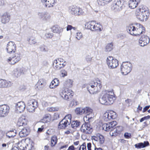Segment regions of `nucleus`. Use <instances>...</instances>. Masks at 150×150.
<instances>
[{"label": "nucleus", "instance_id": "f257e3e1", "mask_svg": "<svg viewBox=\"0 0 150 150\" xmlns=\"http://www.w3.org/2000/svg\"><path fill=\"white\" fill-rule=\"evenodd\" d=\"M127 30L131 35L139 36L141 34L145 32V29L139 23H135L129 25L127 27Z\"/></svg>", "mask_w": 150, "mask_h": 150}, {"label": "nucleus", "instance_id": "f03ea898", "mask_svg": "<svg viewBox=\"0 0 150 150\" xmlns=\"http://www.w3.org/2000/svg\"><path fill=\"white\" fill-rule=\"evenodd\" d=\"M115 99L116 97L113 91H106L102 97L100 98L99 101L101 104L108 105L112 104Z\"/></svg>", "mask_w": 150, "mask_h": 150}, {"label": "nucleus", "instance_id": "7ed1b4c3", "mask_svg": "<svg viewBox=\"0 0 150 150\" xmlns=\"http://www.w3.org/2000/svg\"><path fill=\"white\" fill-rule=\"evenodd\" d=\"M101 82L97 79L86 85L88 91L91 94H96L100 92L102 88Z\"/></svg>", "mask_w": 150, "mask_h": 150}, {"label": "nucleus", "instance_id": "20e7f679", "mask_svg": "<svg viewBox=\"0 0 150 150\" xmlns=\"http://www.w3.org/2000/svg\"><path fill=\"white\" fill-rule=\"evenodd\" d=\"M137 18L140 21H145L148 19L149 12L148 8L144 6H140L135 12Z\"/></svg>", "mask_w": 150, "mask_h": 150}, {"label": "nucleus", "instance_id": "39448f33", "mask_svg": "<svg viewBox=\"0 0 150 150\" xmlns=\"http://www.w3.org/2000/svg\"><path fill=\"white\" fill-rule=\"evenodd\" d=\"M92 117L86 116L84 117L83 120L85 123L82 125L80 129L81 132L87 134H89L92 133L93 129L89 122L92 121Z\"/></svg>", "mask_w": 150, "mask_h": 150}, {"label": "nucleus", "instance_id": "423d86ee", "mask_svg": "<svg viewBox=\"0 0 150 150\" xmlns=\"http://www.w3.org/2000/svg\"><path fill=\"white\" fill-rule=\"evenodd\" d=\"M132 68V65L130 62H123L120 67L121 72L122 74L127 75L130 72Z\"/></svg>", "mask_w": 150, "mask_h": 150}, {"label": "nucleus", "instance_id": "0eeeda50", "mask_svg": "<svg viewBox=\"0 0 150 150\" xmlns=\"http://www.w3.org/2000/svg\"><path fill=\"white\" fill-rule=\"evenodd\" d=\"M85 28L91 30L99 31L102 30V26L99 23H95L93 22H88L86 23Z\"/></svg>", "mask_w": 150, "mask_h": 150}, {"label": "nucleus", "instance_id": "6e6552de", "mask_svg": "<svg viewBox=\"0 0 150 150\" xmlns=\"http://www.w3.org/2000/svg\"><path fill=\"white\" fill-rule=\"evenodd\" d=\"M106 63L108 68L114 69L118 65V61L112 57H108L106 60Z\"/></svg>", "mask_w": 150, "mask_h": 150}, {"label": "nucleus", "instance_id": "1a4fd4ad", "mask_svg": "<svg viewBox=\"0 0 150 150\" xmlns=\"http://www.w3.org/2000/svg\"><path fill=\"white\" fill-rule=\"evenodd\" d=\"M37 101L35 99H32L29 100L27 103V108L28 110L30 112H33L38 107Z\"/></svg>", "mask_w": 150, "mask_h": 150}, {"label": "nucleus", "instance_id": "9d476101", "mask_svg": "<svg viewBox=\"0 0 150 150\" xmlns=\"http://www.w3.org/2000/svg\"><path fill=\"white\" fill-rule=\"evenodd\" d=\"M68 11L71 14L74 16H81L84 13V12L81 8L74 6L69 7Z\"/></svg>", "mask_w": 150, "mask_h": 150}, {"label": "nucleus", "instance_id": "9b49d317", "mask_svg": "<svg viewBox=\"0 0 150 150\" xmlns=\"http://www.w3.org/2000/svg\"><path fill=\"white\" fill-rule=\"evenodd\" d=\"M93 143L98 146H100L104 142L105 139L104 137L100 134H98L96 136L92 137Z\"/></svg>", "mask_w": 150, "mask_h": 150}, {"label": "nucleus", "instance_id": "f8f14e48", "mask_svg": "<svg viewBox=\"0 0 150 150\" xmlns=\"http://www.w3.org/2000/svg\"><path fill=\"white\" fill-rule=\"evenodd\" d=\"M117 115L116 113L112 110L108 111V112H105L103 115V119L106 121H108L110 120L116 118Z\"/></svg>", "mask_w": 150, "mask_h": 150}, {"label": "nucleus", "instance_id": "ddd939ff", "mask_svg": "<svg viewBox=\"0 0 150 150\" xmlns=\"http://www.w3.org/2000/svg\"><path fill=\"white\" fill-rule=\"evenodd\" d=\"M124 2L123 0H115L112 4V8L115 11L121 10Z\"/></svg>", "mask_w": 150, "mask_h": 150}, {"label": "nucleus", "instance_id": "4468645a", "mask_svg": "<svg viewBox=\"0 0 150 150\" xmlns=\"http://www.w3.org/2000/svg\"><path fill=\"white\" fill-rule=\"evenodd\" d=\"M21 59V54L20 53H15L12 57H9L7 61L11 65H14L18 63Z\"/></svg>", "mask_w": 150, "mask_h": 150}, {"label": "nucleus", "instance_id": "2eb2a0df", "mask_svg": "<svg viewBox=\"0 0 150 150\" xmlns=\"http://www.w3.org/2000/svg\"><path fill=\"white\" fill-rule=\"evenodd\" d=\"M61 59H56L54 60L53 63L54 68L56 70H59L64 67L66 65V62L61 61Z\"/></svg>", "mask_w": 150, "mask_h": 150}, {"label": "nucleus", "instance_id": "dca6fc26", "mask_svg": "<svg viewBox=\"0 0 150 150\" xmlns=\"http://www.w3.org/2000/svg\"><path fill=\"white\" fill-rule=\"evenodd\" d=\"M6 49L7 52L10 54L15 53L16 50V45L12 41L9 42L6 46Z\"/></svg>", "mask_w": 150, "mask_h": 150}, {"label": "nucleus", "instance_id": "f3484780", "mask_svg": "<svg viewBox=\"0 0 150 150\" xmlns=\"http://www.w3.org/2000/svg\"><path fill=\"white\" fill-rule=\"evenodd\" d=\"M117 125L115 121H113L108 123H104L102 125V129L106 131L112 130L113 128Z\"/></svg>", "mask_w": 150, "mask_h": 150}, {"label": "nucleus", "instance_id": "a211bd4d", "mask_svg": "<svg viewBox=\"0 0 150 150\" xmlns=\"http://www.w3.org/2000/svg\"><path fill=\"white\" fill-rule=\"evenodd\" d=\"M150 42L149 37L146 35H142L139 39V43L140 46L144 47L149 44Z\"/></svg>", "mask_w": 150, "mask_h": 150}, {"label": "nucleus", "instance_id": "6ab92c4d", "mask_svg": "<svg viewBox=\"0 0 150 150\" xmlns=\"http://www.w3.org/2000/svg\"><path fill=\"white\" fill-rule=\"evenodd\" d=\"M25 150H34L35 149L34 143L33 141L29 138L25 139Z\"/></svg>", "mask_w": 150, "mask_h": 150}, {"label": "nucleus", "instance_id": "aec40b11", "mask_svg": "<svg viewBox=\"0 0 150 150\" xmlns=\"http://www.w3.org/2000/svg\"><path fill=\"white\" fill-rule=\"evenodd\" d=\"M41 1L46 7L50 8L54 6L57 2V0H41Z\"/></svg>", "mask_w": 150, "mask_h": 150}, {"label": "nucleus", "instance_id": "412c9836", "mask_svg": "<svg viewBox=\"0 0 150 150\" xmlns=\"http://www.w3.org/2000/svg\"><path fill=\"white\" fill-rule=\"evenodd\" d=\"M25 107V104L24 102H18L16 105V111L18 112L21 113L24 110Z\"/></svg>", "mask_w": 150, "mask_h": 150}, {"label": "nucleus", "instance_id": "4be33fe9", "mask_svg": "<svg viewBox=\"0 0 150 150\" xmlns=\"http://www.w3.org/2000/svg\"><path fill=\"white\" fill-rule=\"evenodd\" d=\"M46 85V82L45 80L43 79H40L38 81L36 84L37 88L39 90H41L43 89Z\"/></svg>", "mask_w": 150, "mask_h": 150}, {"label": "nucleus", "instance_id": "5701e85b", "mask_svg": "<svg viewBox=\"0 0 150 150\" xmlns=\"http://www.w3.org/2000/svg\"><path fill=\"white\" fill-rule=\"evenodd\" d=\"M140 0H129L128 5L129 7L132 9L136 8L139 3Z\"/></svg>", "mask_w": 150, "mask_h": 150}, {"label": "nucleus", "instance_id": "b1692460", "mask_svg": "<svg viewBox=\"0 0 150 150\" xmlns=\"http://www.w3.org/2000/svg\"><path fill=\"white\" fill-rule=\"evenodd\" d=\"M30 131L28 128H24L20 132L19 135L21 137H24L28 135Z\"/></svg>", "mask_w": 150, "mask_h": 150}, {"label": "nucleus", "instance_id": "393cba45", "mask_svg": "<svg viewBox=\"0 0 150 150\" xmlns=\"http://www.w3.org/2000/svg\"><path fill=\"white\" fill-rule=\"evenodd\" d=\"M38 15L39 18L43 21H47L51 19V16L48 13H39Z\"/></svg>", "mask_w": 150, "mask_h": 150}, {"label": "nucleus", "instance_id": "a878e982", "mask_svg": "<svg viewBox=\"0 0 150 150\" xmlns=\"http://www.w3.org/2000/svg\"><path fill=\"white\" fill-rule=\"evenodd\" d=\"M52 116L49 113L46 114L44 115L41 119V121L44 123H47L50 122L52 120Z\"/></svg>", "mask_w": 150, "mask_h": 150}, {"label": "nucleus", "instance_id": "bb28decb", "mask_svg": "<svg viewBox=\"0 0 150 150\" xmlns=\"http://www.w3.org/2000/svg\"><path fill=\"white\" fill-rule=\"evenodd\" d=\"M27 124L26 120L25 117H20L17 123V126L18 127L24 126Z\"/></svg>", "mask_w": 150, "mask_h": 150}, {"label": "nucleus", "instance_id": "cd10ccee", "mask_svg": "<svg viewBox=\"0 0 150 150\" xmlns=\"http://www.w3.org/2000/svg\"><path fill=\"white\" fill-rule=\"evenodd\" d=\"M52 32L54 33L60 34L63 31V29L58 25H54L51 28Z\"/></svg>", "mask_w": 150, "mask_h": 150}, {"label": "nucleus", "instance_id": "c85d7f7f", "mask_svg": "<svg viewBox=\"0 0 150 150\" xmlns=\"http://www.w3.org/2000/svg\"><path fill=\"white\" fill-rule=\"evenodd\" d=\"M1 108L5 116H6L9 113L10 110V108L9 106L6 104H3L0 105Z\"/></svg>", "mask_w": 150, "mask_h": 150}, {"label": "nucleus", "instance_id": "c756f323", "mask_svg": "<svg viewBox=\"0 0 150 150\" xmlns=\"http://www.w3.org/2000/svg\"><path fill=\"white\" fill-rule=\"evenodd\" d=\"M59 83V80L57 79H54L51 82L50 87V88H54L57 86Z\"/></svg>", "mask_w": 150, "mask_h": 150}, {"label": "nucleus", "instance_id": "7c9ffc66", "mask_svg": "<svg viewBox=\"0 0 150 150\" xmlns=\"http://www.w3.org/2000/svg\"><path fill=\"white\" fill-rule=\"evenodd\" d=\"M66 116L59 122L58 126L59 129H64L66 128Z\"/></svg>", "mask_w": 150, "mask_h": 150}, {"label": "nucleus", "instance_id": "2f4dec72", "mask_svg": "<svg viewBox=\"0 0 150 150\" xmlns=\"http://www.w3.org/2000/svg\"><path fill=\"white\" fill-rule=\"evenodd\" d=\"M149 143L147 141L144 142V143H140L135 145L136 148L140 149L143 148L149 145Z\"/></svg>", "mask_w": 150, "mask_h": 150}, {"label": "nucleus", "instance_id": "473e14b6", "mask_svg": "<svg viewBox=\"0 0 150 150\" xmlns=\"http://www.w3.org/2000/svg\"><path fill=\"white\" fill-rule=\"evenodd\" d=\"M10 19V17L6 13H4L1 17V21L2 23L5 24L8 22Z\"/></svg>", "mask_w": 150, "mask_h": 150}, {"label": "nucleus", "instance_id": "72a5a7b5", "mask_svg": "<svg viewBox=\"0 0 150 150\" xmlns=\"http://www.w3.org/2000/svg\"><path fill=\"white\" fill-rule=\"evenodd\" d=\"M84 114H86V116L88 117L89 115L92 113L93 110L90 108L88 107H86L83 108Z\"/></svg>", "mask_w": 150, "mask_h": 150}, {"label": "nucleus", "instance_id": "f704fd0d", "mask_svg": "<svg viewBox=\"0 0 150 150\" xmlns=\"http://www.w3.org/2000/svg\"><path fill=\"white\" fill-rule=\"evenodd\" d=\"M25 140L24 142L18 141L17 143L18 148L21 150H25Z\"/></svg>", "mask_w": 150, "mask_h": 150}, {"label": "nucleus", "instance_id": "c9c22d12", "mask_svg": "<svg viewBox=\"0 0 150 150\" xmlns=\"http://www.w3.org/2000/svg\"><path fill=\"white\" fill-rule=\"evenodd\" d=\"M71 123V126L68 127L70 130H71V128H75L79 126L80 124V122L76 120L72 121Z\"/></svg>", "mask_w": 150, "mask_h": 150}, {"label": "nucleus", "instance_id": "e433bc0d", "mask_svg": "<svg viewBox=\"0 0 150 150\" xmlns=\"http://www.w3.org/2000/svg\"><path fill=\"white\" fill-rule=\"evenodd\" d=\"M58 139L56 136H53L51 137L50 145L51 147H53L55 146L57 144Z\"/></svg>", "mask_w": 150, "mask_h": 150}, {"label": "nucleus", "instance_id": "4c0bfd02", "mask_svg": "<svg viewBox=\"0 0 150 150\" xmlns=\"http://www.w3.org/2000/svg\"><path fill=\"white\" fill-rule=\"evenodd\" d=\"M8 83L4 79H0V88H4L8 86Z\"/></svg>", "mask_w": 150, "mask_h": 150}, {"label": "nucleus", "instance_id": "58836bf2", "mask_svg": "<svg viewBox=\"0 0 150 150\" xmlns=\"http://www.w3.org/2000/svg\"><path fill=\"white\" fill-rule=\"evenodd\" d=\"M74 36L76 39L79 40L82 37L83 35L80 30H77L74 35Z\"/></svg>", "mask_w": 150, "mask_h": 150}, {"label": "nucleus", "instance_id": "ea45409f", "mask_svg": "<svg viewBox=\"0 0 150 150\" xmlns=\"http://www.w3.org/2000/svg\"><path fill=\"white\" fill-rule=\"evenodd\" d=\"M113 48L112 43H108L105 47V51L106 52H110L112 50Z\"/></svg>", "mask_w": 150, "mask_h": 150}, {"label": "nucleus", "instance_id": "a19ab883", "mask_svg": "<svg viewBox=\"0 0 150 150\" xmlns=\"http://www.w3.org/2000/svg\"><path fill=\"white\" fill-rule=\"evenodd\" d=\"M75 112L77 115H82L84 114L83 108H77L76 109Z\"/></svg>", "mask_w": 150, "mask_h": 150}, {"label": "nucleus", "instance_id": "79ce46f5", "mask_svg": "<svg viewBox=\"0 0 150 150\" xmlns=\"http://www.w3.org/2000/svg\"><path fill=\"white\" fill-rule=\"evenodd\" d=\"M74 95L73 92L70 89H69L66 91V98L67 99H69L70 98H71Z\"/></svg>", "mask_w": 150, "mask_h": 150}, {"label": "nucleus", "instance_id": "37998d69", "mask_svg": "<svg viewBox=\"0 0 150 150\" xmlns=\"http://www.w3.org/2000/svg\"><path fill=\"white\" fill-rule=\"evenodd\" d=\"M73 80L71 79H67L66 80V87L71 88L73 85Z\"/></svg>", "mask_w": 150, "mask_h": 150}, {"label": "nucleus", "instance_id": "c03bdc74", "mask_svg": "<svg viewBox=\"0 0 150 150\" xmlns=\"http://www.w3.org/2000/svg\"><path fill=\"white\" fill-rule=\"evenodd\" d=\"M16 135V133L13 131H10L6 133V136L9 138H13Z\"/></svg>", "mask_w": 150, "mask_h": 150}, {"label": "nucleus", "instance_id": "a18cd8bd", "mask_svg": "<svg viewBox=\"0 0 150 150\" xmlns=\"http://www.w3.org/2000/svg\"><path fill=\"white\" fill-rule=\"evenodd\" d=\"M71 115L69 114L66 115V127L68 125H69L71 123Z\"/></svg>", "mask_w": 150, "mask_h": 150}, {"label": "nucleus", "instance_id": "49530a36", "mask_svg": "<svg viewBox=\"0 0 150 150\" xmlns=\"http://www.w3.org/2000/svg\"><path fill=\"white\" fill-rule=\"evenodd\" d=\"M28 43L30 45H33L37 43L35 38L33 37H30L28 40Z\"/></svg>", "mask_w": 150, "mask_h": 150}, {"label": "nucleus", "instance_id": "de8ad7c7", "mask_svg": "<svg viewBox=\"0 0 150 150\" xmlns=\"http://www.w3.org/2000/svg\"><path fill=\"white\" fill-rule=\"evenodd\" d=\"M59 110V108L58 107H49L47 108L48 111L50 112H53L58 111Z\"/></svg>", "mask_w": 150, "mask_h": 150}, {"label": "nucleus", "instance_id": "09e8293b", "mask_svg": "<svg viewBox=\"0 0 150 150\" xmlns=\"http://www.w3.org/2000/svg\"><path fill=\"white\" fill-rule=\"evenodd\" d=\"M97 2L98 5L101 6H104L108 4L105 0H98Z\"/></svg>", "mask_w": 150, "mask_h": 150}, {"label": "nucleus", "instance_id": "8fccbe9b", "mask_svg": "<svg viewBox=\"0 0 150 150\" xmlns=\"http://www.w3.org/2000/svg\"><path fill=\"white\" fill-rule=\"evenodd\" d=\"M79 104V102L75 99L72 100L69 104V106L72 107L73 106H75Z\"/></svg>", "mask_w": 150, "mask_h": 150}, {"label": "nucleus", "instance_id": "3c124183", "mask_svg": "<svg viewBox=\"0 0 150 150\" xmlns=\"http://www.w3.org/2000/svg\"><path fill=\"white\" fill-rule=\"evenodd\" d=\"M115 128L114 127L112 130L110 131V135L112 136H115L117 135L118 134L117 132L115 131Z\"/></svg>", "mask_w": 150, "mask_h": 150}, {"label": "nucleus", "instance_id": "603ef678", "mask_svg": "<svg viewBox=\"0 0 150 150\" xmlns=\"http://www.w3.org/2000/svg\"><path fill=\"white\" fill-rule=\"evenodd\" d=\"M60 95L63 98L66 97V91L65 88H63L61 90Z\"/></svg>", "mask_w": 150, "mask_h": 150}, {"label": "nucleus", "instance_id": "864d4df0", "mask_svg": "<svg viewBox=\"0 0 150 150\" xmlns=\"http://www.w3.org/2000/svg\"><path fill=\"white\" fill-rule=\"evenodd\" d=\"M72 29L74 30H76V28L75 27L72 26L71 25H68L67 27L66 30L67 31H69L71 30Z\"/></svg>", "mask_w": 150, "mask_h": 150}, {"label": "nucleus", "instance_id": "5fc2aeb1", "mask_svg": "<svg viewBox=\"0 0 150 150\" xmlns=\"http://www.w3.org/2000/svg\"><path fill=\"white\" fill-rule=\"evenodd\" d=\"M115 128V132H117L118 134L120 133V132L122 131V127L121 126H119L116 127Z\"/></svg>", "mask_w": 150, "mask_h": 150}, {"label": "nucleus", "instance_id": "6e6d98bb", "mask_svg": "<svg viewBox=\"0 0 150 150\" xmlns=\"http://www.w3.org/2000/svg\"><path fill=\"white\" fill-rule=\"evenodd\" d=\"M86 144L83 143L79 149V150H86Z\"/></svg>", "mask_w": 150, "mask_h": 150}, {"label": "nucleus", "instance_id": "4d7b16f0", "mask_svg": "<svg viewBox=\"0 0 150 150\" xmlns=\"http://www.w3.org/2000/svg\"><path fill=\"white\" fill-rule=\"evenodd\" d=\"M92 57L89 55H87L86 57V59L88 62H90L92 61Z\"/></svg>", "mask_w": 150, "mask_h": 150}, {"label": "nucleus", "instance_id": "13d9d810", "mask_svg": "<svg viewBox=\"0 0 150 150\" xmlns=\"http://www.w3.org/2000/svg\"><path fill=\"white\" fill-rule=\"evenodd\" d=\"M59 114L57 112L55 113L53 115L54 120H57L59 118Z\"/></svg>", "mask_w": 150, "mask_h": 150}, {"label": "nucleus", "instance_id": "bf43d9fd", "mask_svg": "<svg viewBox=\"0 0 150 150\" xmlns=\"http://www.w3.org/2000/svg\"><path fill=\"white\" fill-rule=\"evenodd\" d=\"M61 77H64L66 76V71L65 70H62L61 71L60 75Z\"/></svg>", "mask_w": 150, "mask_h": 150}, {"label": "nucleus", "instance_id": "052dcab7", "mask_svg": "<svg viewBox=\"0 0 150 150\" xmlns=\"http://www.w3.org/2000/svg\"><path fill=\"white\" fill-rule=\"evenodd\" d=\"M53 35L52 33H49L45 34L46 38H51L53 37Z\"/></svg>", "mask_w": 150, "mask_h": 150}, {"label": "nucleus", "instance_id": "680f3d73", "mask_svg": "<svg viewBox=\"0 0 150 150\" xmlns=\"http://www.w3.org/2000/svg\"><path fill=\"white\" fill-rule=\"evenodd\" d=\"M44 129V126L43 125H42L41 127L39 128L38 129L37 132L38 133H41V132H42L43 131Z\"/></svg>", "mask_w": 150, "mask_h": 150}, {"label": "nucleus", "instance_id": "e2e57ef3", "mask_svg": "<svg viewBox=\"0 0 150 150\" xmlns=\"http://www.w3.org/2000/svg\"><path fill=\"white\" fill-rule=\"evenodd\" d=\"M125 102L126 105L129 106L131 102V100L130 99H128L125 100Z\"/></svg>", "mask_w": 150, "mask_h": 150}, {"label": "nucleus", "instance_id": "0e129e2a", "mask_svg": "<svg viewBox=\"0 0 150 150\" xmlns=\"http://www.w3.org/2000/svg\"><path fill=\"white\" fill-rule=\"evenodd\" d=\"M52 129H48L46 132V134L48 135H50L52 134Z\"/></svg>", "mask_w": 150, "mask_h": 150}, {"label": "nucleus", "instance_id": "69168bd1", "mask_svg": "<svg viewBox=\"0 0 150 150\" xmlns=\"http://www.w3.org/2000/svg\"><path fill=\"white\" fill-rule=\"evenodd\" d=\"M150 107V105L146 106L142 110V112H144L147 110Z\"/></svg>", "mask_w": 150, "mask_h": 150}, {"label": "nucleus", "instance_id": "338daca9", "mask_svg": "<svg viewBox=\"0 0 150 150\" xmlns=\"http://www.w3.org/2000/svg\"><path fill=\"white\" fill-rule=\"evenodd\" d=\"M130 135V134L128 133H125L124 134V136L126 138H129Z\"/></svg>", "mask_w": 150, "mask_h": 150}, {"label": "nucleus", "instance_id": "774afa93", "mask_svg": "<svg viewBox=\"0 0 150 150\" xmlns=\"http://www.w3.org/2000/svg\"><path fill=\"white\" fill-rule=\"evenodd\" d=\"M44 150H52L51 149L50 147V146L48 145H46L44 146Z\"/></svg>", "mask_w": 150, "mask_h": 150}]
</instances>
